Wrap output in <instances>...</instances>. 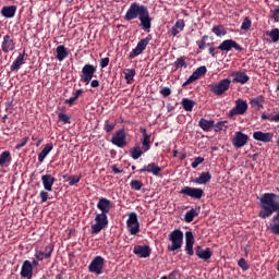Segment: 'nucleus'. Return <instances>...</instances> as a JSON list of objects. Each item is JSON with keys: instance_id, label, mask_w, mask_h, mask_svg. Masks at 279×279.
<instances>
[{"instance_id": "obj_38", "label": "nucleus", "mask_w": 279, "mask_h": 279, "mask_svg": "<svg viewBox=\"0 0 279 279\" xmlns=\"http://www.w3.org/2000/svg\"><path fill=\"white\" fill-rule=\"evenodd\" d=\"M197 215H199L197 209H191L190 211H187L185 214V221H186V223H191V221H193V219H195V217H197Z\"/></svg>"}, {"instance_id": "obj_7", "label": "nucleus", "mask_w": 279, "mask_h": 279, "mask_svg": "<svg viewBox=\"0 0 279 279\" xmlns=\"http://www.w3.org/2000/svg\"><path fill=\"white\" fill-rule=\"evenodd\" d=\"M247 141H250V136L241 131L234 133L231 143L235 149H241V147H245L247 145Z\"/></svg>"}, {"instance_id": "obj_5", "label": "nucleus", "mask_w": 279, "mask_h": 279, "mask_svg": "<svg viewBox=\"0 0 279 279\" xmlns=\"http://www.w3.org/2000/svg\"><path fill=\"white\" fill-rule=\"evenodd\" d=\"M95 222L92 225V234H99L104 228L108 226V215L97 214L95 217Z\"/></svg>"}, {"instance_id": "obj_25", "label": "nucleus", "mask_w": 279, "mask_h": 279, "mask_svg": "<svg viewBox=\"0 0 279 279\" xmlns=\"http://www.w3.org/2000/svg\"><path fill=\"white\" fill-rule=\"evenodd\" d=\"M153 173V175H159L160 171H162V168L159 166H156V163H149L147 166H144L141 170L140 173Z\"/></svg>"}, {"instance_id": "obj_19", "label": "nucleus", "mask_w": 279, "mask_h": 279, "mask_svg": "<svg viewBox=\"0 0 279 279\" xmlns=\"http://www.w3.org/2000/svg\"><path fill=\"white\" fill-rule=\"evenodd\" d=\"M21 276L22 278L32 279L34 276V266H32V262L24 260L21 269Z\"/></svg>"}, {"instance_id": "obj_57", "label": "nucleus", "mask_w": 279, "mask_h": 279, "mask_svg": "<svg viewBox=\"0 0 279 279\" xmlns=\"http://www.w3.org/2000/svg\"><path fill=\"white\" fill-rule=\"evenodd\" d=\"M108 64H110V58H102L100 60V66L101 69H106V66H108Z\"/></svg>"}, {"instance_id": "obj_64", "label": "nucleus", "mask_w": 279, "mask_h": 279, "mask_svg": "<svg viewBox=\"0 0 279 279\" xmlns=\"http://www.w3.org/2000/svg\"><path fill=\"white\" fill-rule=\"evenodd\" d=\"M64 104H69V106H73L75 104V100L73 97L65 99Z\"/></svg>"}, {"instance_id": "obj_8", "label": "nucleus", "mask_w": 279, "mask_h": 279, "mask_svg": "<svg viewBox=\"0 0 279 279\" xmlns=\"http://www.w3.org/2000/svg\"><path fill=\"white\" fill-rule=\"evenodd\" d=\"M104 257L96 256L88 266V271L90 274H96V276H101L104 274Z\"/></svg>"}, {"instance_id": "obj_22", "label": "nucleus", "mask_w": 279, "mask_h": 279, "mask_svg": "<svg viewBox=\"0 0 279 279\" xmlns=\"http://www.w3.org/2000/svg\"><path fill=\"white\" fill-rule=\"evenodd\" d=\"M230 76L233 77L235 84H247L250 82V76L245 72H232Z\"/></svg>"}, {"instance_id": "obj_47", "label": "nucleus", "mask_w": 279, "mask_h": 279, "mask_svg": "<svg viewBox=\"0 0 279 279\" xmlns=\"http://www.w3.org/2000/svg\"><path fill=\"white\" fill-rule=\"evenodd\" d=\"M68 180H69L70 186H75V184H77L80 182V180H82V177H80V175H72Z\"/></svg>"}, {"instance_id": "obj_55", "label": "nucleus", "mask_w": 279, "mask_h": 279, "mask_svg": "<svg viewBox=\"0 0 279 279\" xmlns=\"http://www.w3.org/2000/svg\"><path fill=\"white\" fill-rule=\"evenodd\" d=\"M28 141H29V137L22 138L21 143L15 146V149H21V147H25Z\"/></svg>"}, {"instance_id": "obj_52", "label": "nucleus", "mask_w": 279, "mask_h": 279, "mask_svg": "<svg viewBox=\"0 0 279 279\" xmlns=\"http://www.w3.org/2000/svg\"><path fill=\"white\" fill-rule=\"evenodd\" d=\"M114 130V124L110 123V121L106 120L105 122V132H112Z\"/></svg>"}, {"instance_id": "obj_26", "label": "nucleus", "mask_w": 279, "mask_h": 279, "mask_svg": "<svg viewBox=\"0 0 279 279\" xmlns=\"http://www.w3.org/2000/svg\"><path fill=\"white\" fill-rule=\"evenodd\" d=\"M98 210H101V215H107V213H110L111 204L108 198H100L97 204Z\"/></svg>"}, {"instance_id": "obj_35", "label": "nucleus", "mask_w": 279, "mask_h": 279, "mask_svg": "<svg viewBox=\"0 0 279 279\" xmlns=\"http://www.w3.org/2000/svg\"><path fill=\"white\" fill-rule=\"evenodd\" d=\"M181 104L182 107L186 110V112H192L193 108H195V101L189 98H183Z\"/></svg>"}, {"instance_id": "obj_17", "label": "nucleus", "mask_w": 279, "mask_h": 279, "mask_svg": "<svg viewBox=\"0 0 279 279\" xmlns=\"http://www.w3.org/2000/svg\"><path fill=\"white\" fill-rule=\"evenodd\" d=\"M253 138L254 141H259L260 143H271L274 140V133H264L263 131H257L253 133Z\"/></svg>"}, {"instance_id": "obj_58", "label": "nucleus", "mask_w": 279, "mask_h": 279, "mask_svg": "<svg viewBox=\"0 0 279 279\" xmlns=\"http://www.w3.org/2000/svg\"><path fill=\"white\" fill-rule=\"evenodd\" d=\"M270 230L274 234H279V222H275L272 226H270Z\"/></svg>"}, {"instance_id": "obj_30", "label": "nucleus", "mask_w": 279, "mask_h": 279, "mask_svg": "<svg viewBox=\"0 0 279 279\" xmlns=\"http://www.w3.org/2000/svg\"><path fill=\"white\" fill-rule=\"evenodd\" d=\"M23 64H25V52L17 56L11 65V71H19Z\"/></svg>"}, {"instance_id": "obj_41", "label": "nucleus", "mask_w": 279, "mask_h": 279, "mask_svg": "<svg viewBox=\"0 0 279 279\" xmlns=\"http://www.w3.org/2000/svg\"><path fill=\"white\" fill-rule=\"evenodd\" d=\"M175 69H186V58L181 57L174 61Z\"/></svg>"}, {"instance_id": "obj_34", "label": "nucleus", "mask_w": 279, "mask_h": 279, "mask_svg": "<svg viewBox=\"0 0 279 279\" xmlns=\"http://www.w3.org/2000/svg\"><path fill=\"white\" fill-rule=\"evenodd\" d=\"M210 172H203L198 178L194 180L195 184H207V182H210L211 180Z\"/></svg>"}, {"instance_id": "obj_10", "label": "nucleus", "mask_w": 279, "mask_h": 279, "mask_svg": "<svg viewBox=\"0 0 279 279\" xmlns=\"http://www.w3.org/2000/svg\"><path fill=\"white\" fill-rule=\"evenodd\" d=\"M180 194L187 195L189 197H193L194 199H202V197H204V190L199 187L185 186L180 191Z\"/></svg>"}, {"instance_id": "obj_49", "label": "nucleus", "mask_w": 279, "mask_h": 279, "mask_svg": "<svg viewBox=\"0 0 279 279\" xmlns=\"http://www.w3.org/2000/svg\"><path fill=\"white\" fill-rule=\"evenodd\" d=\"M239 267H241V269H243V271H247L250 269V266L247 265V262L245 260V258H241L238 262Z\"/></svg>"}, {"instance_id": "obj_42", "label": "nucleus", "mask_w": 279, "mask_h": 279, "mask_svg": "<svg viewBox=\"0 0 279 279\" xmlns=\"http://www.w3.org/2000/svg\"><path fill=\"white\" fill-rule=\"evenodd\" d=\"M211 32H214L219 37L226 36V34H228L222 25L214 26Z\"/></svg>"}, {"instance_id": "obj_11", "label": "nucleus", "mask_w": 279, "mask_h": 279, "mask_svg": "<svg viewBox=\"0 0 279 279\" xmlns=\"http://www.w3.org/2000/svg\"><path fill=\"white\" fill-rule=\"evenodd\" d=\"M111 143L112 145H116V147H125V145H128V142L125 141V130L121 129L116 132L114 135L111 137Z\"/></svg>"}, {"instance_id": "obj_9", "label": "nucleus", "mask_w": 279, "mask_h": 279, "mask_svg": "<svg viewBox=\"0 0 279 279\" xmlns=\"http://www.w3.org/2000/svg\"><path fill=\"white\" fill-rule=\"evenodd\" d=\"M97 69L93 64H85L82 69L81 82L88 85L90 84V80L95 75Z\"/></svg>"}, {"instance_id": "obj_44", "label": "nucleus", "mask_w": 279, "mask_h": 279, "mask_svg": "<svg viewBox=\"0 0 279 279\" xmlns=\"http://www.w3.org/2000/svg\"><path fill=\"white\" fill-rule=\"evenodd\" d=\"M131 189L133 191H141L143 189V182L138 180H132L131 181Z\"/></svg>"}, {"instance_id": "obj_18", "label": "nucleus", "mask_w": 279, "mask_h": 279, "mask_svg": "<svg viewBox=\"0 0 279 279\" xmlns=\"http://www.w3.org/2000/svg\"><path fill=\"white\" fill-rule=\"evenodd\" d=\"M133 254H135L140 258H149L151 254V248H149V246L147 245H136L133 248Z\"/></svg>"}, {"instance_id": "obj_32", "label": "nucleus", "mask_w": 279, "mask_h": 279, "mask_svg": "<svg viewBox=\"0 0 279 279\" xmlns=\"http://www.w3.org/2000/svg\"><path fill=\"white\" fill-rule=\"evenodd\" d=\"M56 51H57V60H59V62L64 61L69 57V51L62 45L58 46Z\"/></svg>"}, {"instance_id": "obj_24", "label": "nucleus", "mask_w": 279, "mask_h": 279, "mask_svg": "<svg viewBox=\"0 0 279 279\" xmlns=\"http://www.w3.org/2000/svg\"><path fill=\"white\" fill-rule=\"evenodd\" d=\"M14 40L10 37V35H5L2 41V51L4 53H10V51H14Z\"/></svg>"}, {"instance_id": "obj_39", "label": "nucleus", "mask_w": 279, "mask_h": 279, "mask_svg": "<svg viewBox=\"0 0 279 279\" xmlns=\"http://www.w3.org/2000/svg\"><path fill=\"white\" fill-rule=\"evenodd\" d=\"M10 162V151L5 150L0 155V167L8 165Z\"/></svg>"}, {"instance_id": "obj_29", "label": "nucleus", "mask_w": 279, "mask_h": 279, "mask_svg": "<svg viewBox=\"0 0 279 279\" xmlns=\"http://www.w3.org/2000/svg\"><path fill=\"white\" fill-rule=\"evenodd\" d=\"M1 14L2 16H4V19H14V15L16 14V7H3L1 10Z\"/></svg>"}, {"instance_id": "obj_36", "label": "nucleus", "mask_w": 279, "mask_h": 279, "mask_svg": "<svg viewBox=\"0 0 279 279\" xmlns=\"http://www.w3.org/2000/svg\"><path fill=\"white\" fill-rule=\"evenodd\" d=\"M263 104H265V97L263 96H258L251 100V105L253 106V108H258V110L263 108Z\"/></svg>"}, {"instance_id": "obj_54", "label": "nucleus", "mask_w": 279, "mask_h": 279, "mask_svg": "<svg viewBox=\"0 0 279 279\" xmlns=\"http://www.w3.org/2000/svg\"><path fill=\"white\" fill-rule=\"evenodd\" d=\"M39 196H40V201H41L43 204H45V202H47V199H49V194L45 191H41L39 193Z\"/></svg>"}, {"instance_id": "obj_43", "label": "nucleus", "mask_w": 279, "mask_h": 279, "mask_svg": "<svg viewBox=\"0 0 279 279\" xmlns=\"http://www.w3.org/2000/svg\"><path fill=\"white\" fill-rule=\"evenodd\" d=\"M267 36H269L272 40V43H278L279 40V29L274 28L270 32L267 33Z\"/></svg>"}, {"instance_id": "obj_40", "label": "nucleus", "mask_w": 279, "mask_h": 279, "mask_svg": "<svg viewBox=\"0 0 279 279\" xmlns=\"http://www.w3.org/2000/svg\"><path fill=\"white\" fill-rule=\"evenodd\" d=\"M134 75H136V70H134V69L125 70L124 77H125L128 84H130V82H132V80H134Z\"/></svg>"}, {"instance_id": "obj_2", "label": "nucleus", "mask_w": 279, "mask_h": 279, "mask_svg": "<svg viewBox=\"0 0 279 279\" xmlns=\"http://www.w3.org/2000/svg\"><path fill=\"white\" fill-rule=\"evenodd\" d=\"M168 239L170 241V245H168L169 252H175V250H180L182 247V243H184V233L180 230H173L169 235Z\"/></svg>"}, {"instance_id": "obj_46", "label": "nucleus", "mask_w": 279, "mask_h": 279, "mask_svg": "<svg viewBox=\"0 0 279 279\" xmlns=\"http://www.w3.org/2000/svg\"><path fill=\"white\" fill-rule=\"evenodd\" d=\"M58 117H59V121H61L62 123L64 124L71 123V117H69V114L60 112Z\"/></svg>"}, {"instance_id": "obj_45", "label": "nucleus", "mask_w": 279, "mask_h": 279, "mask_svg": "<svg viewBox=\"0 0 279 279\" xmlns=\"http://www.w3.org/2000/svg\"><path fill=\"white\" fill-rule=\"evenodd\" d=\"M250 27H252V20H250V17H244L241 25V29H243L244 32H247Z\"/></svg>"}, {"instance_id": "obj_31", "label": "nucleus", "mask_w": 279, "mask_h": 279, "mask_svg": "<svg viewBox=\"0 0 279 279\" xmlns=\"http://www.w3.org/2000/svg\"><path fill=\"white\" fill-rule=\"evenodd\" d=\"M198 125L204 130V132H210V130L215 128V121L202 118L198 122Z\"/></svg>"}, {"instance_id": "obj_37", "label": "nucleus", "mask_w": 279, "mask_h": 279, "mask_svg": "<svg viewBox=\"0 0 279 279\" xmlns=\"http://www.w3.org/2000/svg\"><path fill=\"white\" fill-rule=\"evenodd\" d=\"M143 156V150L141 149V146H135L131 149V158L133 160H138Z\"/></svg>"}, {"instance_id": "obj_15", "label": "nucleus", "mask_w": 279, "mask_h": 279, "mask_svg": "<svg viewBox=\"0 0 279 279\" xmlns=\"http://www.w3.org/2000/svg\"><path fill=\"white\" fill-rule=\"evenodd\" d=\"M138 21L144 32H149V29H151V19L149 17V10H147V8L144 12H142V14L138 17Z\"/></svg>"}, {"instance_id": "obj_4", "label": "nucleus", "mask_w": 279, "mask_h": 279, "mask_svg": "<svg viewBox=\"0 0 279 279\" xmlns=\"http://www.w3.org/2000/svg\"><path fill=\"white\" fill-rule=\"evenodd\" d=\"M232 84V81L230 78H223L219 81L217 84H213L209 86L211 93L214 95H217L218 97L223 95V93H227V90L230 89V85Z\"/></svg>"}, {"instance_id": "obj_3", "label": "nucleus", "mask_w": 279, "mask_h": 279, "mask_svg": "<svg viewBox=\"0 0 279 279\" xmlns=\"http://www.w3.org/2000/svg\"><path fill=\"white\" fill-rule=\"evenodd\" d=\"M146 9L147 7L145 5L132 3L124 15L125 21H134V19H137V16L140 19Z\"/></svg>"}, {"instance_id": "obj_12", "label": "nucleus", "mask_w": 279, "mask_h": 279, "mask_svg": "<svg viewBox=\"0 0 279 279\" xmlns=\"http://www.w3.org/2000/svg\"><path fill=\"white\" fill-rule=\"evenodd\" d=\"M149 40H151V38L146 37L138 41L137 46L130 53L131 60H134V58H136V56H141V53H143V51H145V49H147V45H149Z\"/></svg>"}, {"instance_id": "obj_1", "label": "nucleus", "mask_w": 279, "mask_h": 279, "mask_svg": "<svg viewBox=\"0 0 279 279\" xmlns=\"http://www.w3.org/2000/svg\"><path fill=\"white\" fill-rule=\"evenodd\" d=\"M259 202L262 204V209L259 211V217L262 219H267V217H271L276 210H279V195L274 193H265Z\"/></svg>"}, {"instance_id": "obj_23", "label": "nucleus", "mask_w": 279, "mask_h": 279, "mask_svg": "<svg viewBox=\"0 0 279 279\" xmlns=\"http://www.w3.org/2000/svg\"><path fill=\"white\" fill-rule=\"evenodd\" d=\"M41 182L45 191H53V183L56 182V178L51 177V174H44L41 177Z\"/></svg>"}, {"instance_id": "obj_28", "label": "nucleus", "mask_w": 279, "mask_h": 279, "mask_svg": "<svg viewBox=\"0 0 279 279\" xmlns=\"http://www.w3.org/2000/svg\"><path fill=\"white\" fill-rule=\"evenodd\" d=\"M196 256L202 260H208L213 256L210 248L203 250L201 246H197Z\"/></svg>"}, {"instance_id": "obj_33", "label": "nucleus", "mask_w": 279, "mask_h": 279, "mask_svg": "<svg viewBox=\"0 0 279 279\" xmlns=\"http://www.w3.org/2000/svg\"><path fill=\"white\" fill-rule=\"evenodd\" d=\"M143 138H142V145H143V149L144 151H149V143L151 141V136L149 134H147V130L143 129Z\"/></svg>"}, {"instance_id": "obj_61", "label": "nucleus", "mask_w": 279, "mask_h": 279, "mask_svg": "<svg viewBox=\"0 0 279 279\" xmlns=\"http://www.w3.org/2000/svg\"><path fill=\"white\" fill-rule=\"evenodd\" d=\"M268 121H274L275 123H279V113L276 116H269Z\"/></svg>"}, {"instance_id": "obj_51", "label": "nucleus", "mask_w": 279, "mask_h": 279, "mask_svg": "<svg viewBox=\"0 0 279 279\" xmlns=\"http://www.w3.org/2000/svg\"><path fill=\"white\" fill-rule=\"evenodd\" d=\"M161 279H180V272L172 271L168 277L163 276Z\"/></svg>"}, {"instance_id": "obj_59", "label": "nucleus", "mask_w": 279, "mask_h": 279, "mask_svg": "<svg viewBox=\"0 0 279 279\" xmlns=\"http://www.w3.org/2000/svg\"><path fill=\"white\" fill-rule=\"evenodd\" d=\"M83 93H84L83 89H77L76 92H74V93L72 94L73 99H74L75 101H77V99H80V96H81Z\"/></svg>"}, {"instance_id": "obj_56", "label": "nucleus", "mask_w": 279, "mask_h": 279, "mask_svg": "<svg viewBox=\"0 0 279 279\" xmlns=\"http://www.w3.org/2000/svg\"><path fill=\"white\" fill-rule=\"evenodd\" d=\"M174 27L177 29H180V32H182L184 29V21L183 20L177 21L175 24H174Z\"/></svg>"}, {"instance_id": "obj_53", "label": "nucleus", "mask_w": 279, "mask_h": 279, "mask_svg": "<svg viewBox=\"0 0 279 279\" xmlns=\"http://www.w3.org/2000/svg\"><path fill=\"white\" fill-rule=\"evenodd\" d=\"M160 95H162V97H169V95H171V89L169 87H163L160 89Z\"/></svg>"}, {"instance_id": "obj_20", "label": "nucleus", "mask_w": 279, "mask_h": 279, "mask_svg": "<svg viewBox=\"0 0 279 279\" xmlns=\"http://www.w3.org/2000/svg\"><path fill=\"white\" fill-rule=\"evenodd\" d=\"M52 253L53 246L48 244L44 251H36L35 258H37V260H45L46 258H51Z\"/></svg>"}, {"instance_id": "obj_6", "label": "nucleus", "mask_w": 279, "mask_h": 279, "mask_svg": "<svg viewBox=\"0 0 279 279\" xmlns=\"http://www.w3.org/2000/svg\"><path fill=\"white\" fill-rule=\"evenodd\" d=\"M126 228L130 234H138L141 230V225L138 223V216L136 213H130L129 219L126 220Z\"/></svg>"}, {"instance_id": "obj_27", "label": "nucleus", "mask_w": 279, "mask_h": 279, "mask_svg": "<svg viewBox=\"0 0 279 279\" xmlns=\"http://www.w3.org/2000/svg\"><path fill=\"white\" fill-rule=\"evenodd\" d=\"M53 150V144L48 143L46 146L43 148V150L38 154V161L39 162H45V159L51 151Z\"/></svg>"}, {"instance_id": "obj_60", "label": "nucleus", "mask_w": 279, "mask_h": 279, "mask_svg": "<svg viewBox=\"0 0 279 279\" xmlns=\"http://www.w3.org/2000/svg\"><path fill=\"white\" fill-rule=\"evenodd\" d=\"M198 49H202V50L206 49V36H204L202 40L198 41Z\"/></svg>"}, {"instance_id": "obj_14", "label": "nucleus", "mask_w": 279, "mask_h": 279, "mask_svg": "<svg viewBox=\"0 0 279 279\" xmlns=\"http://www.w3.org/2000/svg\"><path fill=\"white\" fill-rule=\"evenodd\" d=\"M218 49L220 51H231L232 49H235V51H243V48L236 44V41L232 39L223 40L219 46Z\"/></svg>"}, {"instance_id": "obj_21", "label": "nucleus", "mask_w": 279, "mask_h": 279, "mask_svg": "<svg viewBox=\"0 0 279 279\" xmlns=\"http://www.w3.org/2000/svg\"><path fill=\"white\" fill-rule=\"evenodd\" d=\"M202 75H206V66H199L196 69L192 75L187 78V81L183 84V86H186V84H193V82H196V80H199Z\"/></svg>"}, {"instance_id": "obj_48", "label": "nucleus", "mask_w": 279, "mask_h": 279, "mask_svg": "<svg viewBox=\"0 0 279 279\" xmlns=\"http://www.w3.org/2000/svg\"><path fill=\"white\" fill-rule=\"evenodd\" d=\"M215 130H228V122L227 121H220L217 122V124H214Z\"/></svg>"}, {"instance_id": "obj_50", "label": "nucleus", "mask_w": 279, "mask_h": 279, "mask_svg": "<svg viewBox=\"0 0 279 279\" xmlns=\"http://www.w3.org/2000/svg\"><path fill=\"white\" fill-rule=\"evenodd\" d=\"M202 162H204V158L203 157H196L194 159V161L192 162V168L197 169V167H199V165H202Z\"/></svg>"}, {"instance_id": "obj_63", "label": "nucleus", "mask_w": 279, "mask_h": 279, "mask_svg": "<svg viewBox=\"0 0 279 279\" xmlns=\"http://www.w3.org/2000/svg\"><path fill=\"white\" fill-rule=\"evenodd\" d=\"M92 88H99V81L98 80H93L89 81Z\"/></svg>"}, {"instance_id": "obj_62", "label": "nucleus", "mask_w": 279, "mask_h": 279, "mask_svg": "<svg viewBox=\"0 0 279 279\" xmlns=\"http://www.w3.org/2000/svg\"><path fill=\"white\" fill-rule=\"evenodd\" d=\"M272 19H275V21H278V19H279V7H277V8L272 11Z\"/></svg>"}, {"instance_id": "obj_16", "label": "nucleus", "mask_w": 279, "mask_h": 279, "mask_svg": "<svg viewBox=\"0 0 279 279\" xmlns=\"http://www.w3.org/2000/svg\"><path fill=\"white\" fill-rule=\"evenodd\" d=\"M193 245H195V236H193V232L186 231L185 232V252L189 256H193Z\"/></svg>"}, {"instance_id": "obj_13", "label": "nucleus", "mask_w": 279, "mask_h": 279, "mask_svg": "<svg viewBox=\"0 0 279 279\" xmlns=\"http://www.w3.org/2000/svg\"><path fill=\"white\" fill-rule=\"evenodd\" d=\"M247 112V102L243 99L235 100V107L230 110L229 117H236V114H243Z\"/></svg>"}]
</instances>
